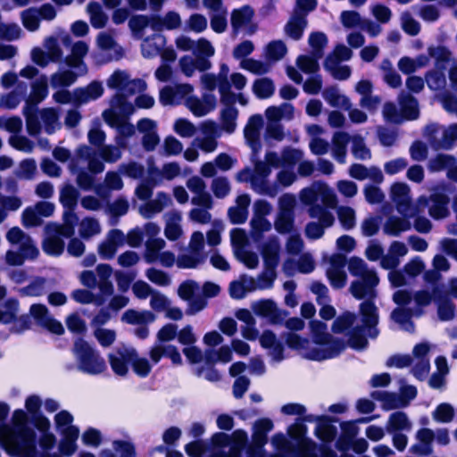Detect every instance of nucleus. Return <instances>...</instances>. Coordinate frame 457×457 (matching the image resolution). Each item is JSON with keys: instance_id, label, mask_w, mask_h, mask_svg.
Returning <instances> with one entry per match:
<instances>
[{"instance_id": "3c124183", "label": "nucleus", "mask_w": 457, "mask_h": 457, "mask_svg": "<svg viewBox=\"0 0 457 457\" xmlns=\"http://www.w3.org/2000/svg\"><path fill=\"white\" fill-rule=\"evenodd\" d=\"M38 121L47 134H53L61 128L58 112L54 108H44L39 111Z\"/></svg>"}, {"instance_id": "f8f14e48", "label": "nucleus", "mask_w": 457, "mask_h": 457, "mask_svg": "<svg viewBox=\"0 0 457 457\" xmlns=\"http://www.w3.org/2000/svg\"><path fill=\"white\" fill-rule=\"evenodd\" d=\"M390 197L397 212L404 217H415L424 212L425 208L428 205V197L424 195L420 196L418 200L413 203L411 201L410 187L403 182H397L392 185Z\"/></svg>"}, {"instance_id": "0eeeda50", "label": "nucleus", "mask_w": 457, "mask_h": 457, "mask_svg": "<svg viewBox=\"0 0 457 457\" xmlns=\"http://www.w3.org/2000/svg\"><path fill=\"white\" fill-rule=\"evenodd\" d=\"M299 198L303 205L309 207L308 213L311 218L320 219L325 226L333 225L334 215L326 208H336L337 197L327 183L314 181L310 187L300 191Z\"/></svg>"}, {"instance_id": "c9c22d12", "label": "nucleus", "mask_w": 457, "mask_h": 457, "mask_svg": "<svg viewBox=\"0 0 457 457\" xmlns=\"http://www.w3.org/2000/svg\"><path fill=\"white\" fill-rule=\"evenodd\" d=\"M280 243L277 236H271L262 244V255L265 267H278L279 262Z\"/></svg>"}, {"instance_id": "ddd939ff", "label": "nucleus", "mask_w": 457, "mask_h": 457, "mask_svg": "<svg viewBox=\"0 0 457 457\" xmlns=\"http://www.w3.org/2000/svg\"><path fill=\"white\" fill-rule=\"evenodd\" d=\"M177 335L178 327L171 323L166 324L159 330L157 334L159 343L155 344L149 353L151 361L154 364L158 363L162 356L170 358L174 364H181L182 358L178 348L171 345L162 344L174 339Z\"/></svg>"}, {"instance_id": "9b49d317", "label": "nucleus", "mask_w": 457, "mask_h": 457, "mask_svg": "<svg viewBox=\"0 0 457 457\" xmlns=\"http://www.w3.org/2000/svg\"><path fill=\"white\" fill-rule=\"evenodd\" d=\"M77 369L88 375H99L106 370L104 359L99 352L82 338L75 340L72 349Z\"/></svg>"}, {"instance_id": "2f4dec72", "label": "nucleus", "mask_w": 457, "mask_h": 457, "mask_svg": "<svg viewBox=\"0 0 457 457\" xmlns=\"http://www.w3.org/2000/svg\"><path fill=\"white\" fill-rule=\"evenodd\" d=\"M434 302L437 304V314L441 320L448 321L454 318L455 305L443 287H434Z\"/></svg>"}, {"instance_id": "ea45409f", "label": "nucleus", "mask_w": 457, "mask_h": 457, "mask_svg": "<svg viewBox=\"0 0 457 457\" xmlns=\"http://www.w3.org/2000/svg\"><path fill=\"white\" fill-rule=\"evenodd\" d=\"M412 217L389 216L383 224V232L391 237H398L401 233L408 231L411 228L409 219Z\"/></svg>"}, {"instance_id": "79ce46f5", "label": "nucleus", "mask_w": 457, "mask_h": 457, "mask_svg": "<svg viewBox=\"0 0 457 457\" xmlns=\"http://www.w3.org/2000/svg\"><path fill=\"white\" fill-rule=\"evenodd\" d=\"M181 168L180 165L176 162H170L164 163L161 169L152 166L148 169L149 177L154 180L158 179L159 183L162 179L172 180L177 177L180 176Z\"/></svg>"}, {"instance_id": "6e6d98bb", "label": "nucleus", "mask_w": 457, "mask_h": 457, "mask_svg": "<svg viewBox=\"0 0 457 457\" xmlns=\"http://www.w3.org/2000/svg\"><path fill=\"white\" fill-rule=\"evenodd\" d=\"M121 320L128 324L141 326L148 325L155 320V316L150 311L127 310L121 316Z\"/></svg>"}, {"instance_id": "cd10ccee", "label": "nucleus", "mask_w": 457, "mask_h": 457, "mask_svg": "<svg viewBox=\"0 0 457 457\" xmlns=\"http://www.w3.org/2000/svg\"><path fill=\"white\" fill-rule=\"evenodd\" d=\"M186 185L189 191L194 194L191 199L192 204L212 208V198L211 195L206 192L205 182L200 177L194 176L189 178Z\"/></svg>"}, {"instance_id": "49530a36", "label": "nucleus", "mask_w": 457, "mask_h": 457, "mask_svg": "<svg viewBox=\"0 0 457 457\" xmlns=\"http://www.w3.org/2000/svg\"><path fill=\"white\" fill-rule=\"evenodd\" d=\"M166 45V38L162 34H154L145 38L141 44V53L145 58L152 59L160 54Z\"/></svg>"}, {"instance_id": "de8ad7c7", "label": "nucleus", "mask_w": 457, "mask_h": 457, "mask_svg": "<svg viewBox=\"0 0 457 457\" xmlns=\"http://www.w3.org/2000/svg\"><path fill=\"white\" fill-rule=\"evenodd\" d=\"M252 309L256 315L266 318L271 323H277L281 319L279 310L271 300L256 302L253 303Z\"/></svg>"}, {"instance_id": "1a4fd4ad", "label": "nucleus", "mask_w": 457, "mask_h": 457, "mask_svg": "<svg viewBox=\"0 0 457 457\" xmlns=\"http://www.w3.org/2000/svg\"><path fill=\"white\" fill-rule=\"evenodd\" d=\"M48 95V79L41 75L31 83V92L25 99L22 113L25 117L29 135L36 137L41 132L40 122L37 114V105Z\"/></svg>"}, {"instance_id": "e2e57ef3", "label": "nucleus", "mask_w": 457, "mask_h": 457, "mask_svg": "<svg viewBox=\"0 0 457 457\" xmlns=\"http://www.w3.org/2000/svg\"><path fill=\"white\" fill-rule=\"evenodd\" d=\"M62 225L48 224L49 228L53 231H60L64 237H71L74 234V225L78 220V217L74 212V209H65L63 212Z\"/></svg>"}, {"instance_id": "4d7b16f0", "label": "nucleus", "mask_w": 457, "mask_h": 457, "mask_svg": "<svg viewBox=\"0 0 457 457\" xmlns=\"http://www.w3.org/2000/svg\"><path fill=\"white\" fill-rule=\"evenodd\" d=\"M235 103H222L225 107L220 112L221 128L228 134L233 133L237 128L238 111L234 106Z\"/></svg>"}, {"instance_id": "aec40b11", "label": "nucleus", "mask_w": 457, "mask_h": 457, "mask_svg": "<svg viewBox=\"0 0 457 457\" xmlns=\"http://www.w3.org/2000/svg\"><path fill=\"white\" fill-rule=\"evenodd\" d=\"M173 201L171 196L163 191L157 192L154 198L138 206V213L144 219H153L161 213L164 209L172 206Z\"/></svg>"}, {"instance_id": "052dcab7", "label": "nucleus", "mask_w": 457, "mask_h": 457, "mask_svg": "<svg viewBox=\"0 0 457 457\" xmlns=\"http://www.w3.org/2000/svg\"><path fill=\"white\" fill-rule=\"evenodd\" d=\"M428 54L435 62V66L438 70H445L446 64L450 62L452 53L443 45H431L428 47Z\"/></svg>"}, {"instance_id": "864d4df0", "label": "nucleus", "mask_w": 457, "mask_h": 457, "mask_svg": "<svg viewBox=\"0 0 457 457\" xmlns=\"http://www.w3.org/2000/svg\"><path fill=\"white\" fill-rule=\"evenodd\" d=\"M348 133L344 131L336 132L332 138V155L339 162L345 163L346 157V145L351 142Z\"/></svg>"}, {"instance_id": "4c0bfd02", "label": "nucleus", "mask_w": 457, "mask_h": 457, "mask_svg": "<svg viewBox=\"0 0 457 457\" xmlns=\"http://www.w3.org/2000/svg\"><path fill=\"white\" fill-rule=\"evenodd\" d=\"M428 200V203L431 202L428 212L432 218L440 220L449 215V197L445 194L439 192L434 193Z\"/></svg>"}, {"instance_id": "412c9836", "label": "nucleus", "mask_w": 457, "mask_h": 457, "mask_svg": "<svg viewBox=\"0 0 457 457\" xmlns=\"http://www.w3.org/2000/svg\"><path fill=\"white\" fill-rule=\"evenodd\" d=\"M263 126V119L260 114L252 115L244 129V137L246 144L252 150V155L258 156L261 149V130Z\"/></svg>"}, {"instance_id": "69168bd1", "label": "nucleus", "mask_w": 457, "mask_h": 457, "mask_svg": "<svg viewBox=\"0 0 457 457\" xmlns=\"http://www.w3.org/2000/svg\"><path fill=\"white\" fill-rule=\"evenodd\" d=\"M62 439L59 444L60 453L64 456H71L78 448L77 440L79 436V428H71L68 434L62 435Z\"/></svg>"}, {"instance_id": "774afa93", "label": "nucleus", "mask_w": 457, "mask_h": 457, "mask_svg": "<svg viewBox=\"0 0 457 457\" xmlns=\"http://www.w3.org/2000/svg\"><path fill=\"white\" fill-rule=\"evenodd\" d=\"M322 96L333 107L344 109H350L351 107L348 97L340 94L339 90L335 87L326 88L322 93Z\"/></svg>"}, {"instance_id": "6e6552de", "label": "nucleus", "mask_w": 457, "mask_h": 457, "mask_svg": "<svg viewBox=\"0 0 457 457\" xmlns=\"http://www.w3.org/2000/svg\"><path fill=\"white\" fill-rule=\"evenodd\" d=\"M251 161L253 168L246 167L237 172V181L249 183L251 188L258 195L275 197L279 193V188L269 179L271 169H269L266 162H262L258 156L251 155Z\"/></svg>"}, {"instance_id": "f257e3e1", "label": "nucleus", "mask_w": 457, "mask_h": 457, "mask_svg": "<svg viewBox=\"0 0 457 457\" xmlns=\"http://www.w3.org/2000/svg\"><path fill=\"white\" fill-rule=\"evenodd\" d=\"M348 270L351 275L358 278L350 286V292L356 299H363L360 304L361 326L353 328L356 319L352 312H345L337 317L333 323V331L345 333L348 337L351 347L361 350L366 347L368 341L364 337L365 331L371 338L377 337L378 330L376 328L378 323V310L373 300L377 297V286L379 278L373 269H370L367 263L361 258L352 257L348 261Z\"/></svg>"}, {"instance_id": "338daca9", "label": "nucleus", "mask_w": 457, "mask_h": 457, "mask_svg": "<svg viewBox=\"0 0 457 457\" xmlns=\"http://www.w3.org/2000/svg\"><path fill=\"white\" fill-rule=\"evenodd\" d=\"M154 21V15H135L129 20V26L134 36L137 38H141L145 28L150 27L153 29Z\"/></svg>"}, {"instance_id": "0e129e2a", "label": "nucleus", "mask_w": 457, "mask_h": 457, "mask_svg": "<svg viewBox=\"0 0 457 457\" xmlns=\"http://www.w3.org/2000/svg\"><path fill=\"white\" fill-rule=\"evenodd\" d=\"M145 245L143 257L146 263L151 264L158 261L160 253L166 246V242L162 238H148Z\"/></svg>"}, {"instance_id": "423d86ee", "label": "nucleus", "mask_w": 457, "mask_h": 457, "mask_svg": "<svg viewBox=\"0 0 457 457\" xmlns=\"http://www.w3.org/2000/svg\"><path fill=\"white\" fill-rule=\"evenodd\" d=\"M28 417L21 409L15 410L12 417V425L0 428V438L5 450L17 457H35L36 432L27 426Z\"/></svg>"}, {"instance_id": "a18cd8bd", "label": "nucleus", "mask_w": 457, "mask_h": 457, "mask_svg": "<svg viewBox=\"0 0 457 457\" xmlns=\"http://www.w3.org/2000/svg\"><path fill=\"white\" fill-rule=\"evenodd\" d=\"M412 428V422L403 411H395L388 417L386 424L387 433H409Z\"/></svg>"}, {"instance_id": "f704fd0d", "label": "nucleus", "mask_w": 457, "mask_h": 457, "mask_svg": "<svg viewBox=\"0 0 457 457\" xmlns=\"http://www.w3.org/2000/svg\"><path fill=\"white\" fill-rule=\"evenodd\" d=\"M163 219L165 221L164 228V235L165 237L170 240L175 241L179 238V237L183 233L181 222H182V214L179 211L171 210L167 212L163 215Z\"/></svg>"}, {"instance_id": "72a5a7b5", "label": "nucleus", "mask_w": 457, "mask_h": 457, "mask_svg": "<svg viewBox=\"0 0 457 457\" xmlns=\"http://www.w3.org/2000/svg\"><path fill=\"white\" fill-rule=\"evenodd\" d=\"M103 84L99 81H92L87 87L74 89L76 104L81 105L95 101L104 95Z\"/></svg>"}, {"instance_id": "bb28decb", "label": "nucleus", "mask_w": 457, "mask_h": 457, "mask_svg": "<svg viewBox=\"0 0 457 457\" xmlns=\"http://www.w3.org/2000/svg\"><path fill=\"white\" fill-rule=\"evenodd\" d=\"M29 312L37 323L42 328L56 335L63 333L64 329L62 323L52 317L46 305L32 304Z\"/></svg>"}, {"instance_id": "7ed1b4c3", "label": "nucleus", "mask_w": 457, "mask_h": 457, "mask_svg": "<svg viewBox=\"0 0 457 457\" xmlns=\"http://www.w3.org/2000/svg\"><path fill=\"white\" fill-rule=\"evenodd\" d=\"M109 88L118 89L110 100V107L102 113L104 120L116 129L115 143L120 147L126 148L128 138L131 137L136 130L135 127L128 122V119L135 112L133 104L128 101L125 95L139 93L146 87L145 82L141 79H130L125 71H115L107 79Z\"/></svg>"}, {"instance_id": "c85d7f7f", "label": "nucleus", "mask_w": 457, "mask_h": 457, "mask_svg": "<svg viewBox=\"0 0 457 457\" xmlns=\"http://www.w3.org/2000/svg\"><path fill=\"white\" fill-rule=\"evenodd\" d=\"M429 346L422 343L417 345L413 349L412 373L418 379H424L429 371L430 363L428 358Z\"/></svg>"}, {"instance_id": "20e7f679", "label": "nucleus", "mask_w": 457, "mask_h": 457, "mask_svg": "<svg viewBox=\"0 0 457 457\" xmlns=\"http://www.w3.org/2000/svg\"><path fill=\"white\" fill-rule=\"evenodd\" d=\"M121 149L118 145H104L98 150L88 145H81L76 151V155L71 159L69 168L72 174L76 175V182L84 190H88L94 183V174L104 170L103 161L113 163L121 156Z\"/></svg>"}, {"instance_id": "a211bd4d", "label": "nucleus", "mask_w": 457, "mask_h": 457, "mask_svg": "<svg viewBox=\"0 0 457 457\" xmlns=\"http://www.w3.org/2000/svg\"><path fill=\"white\" fill-rule=\"evenodd\" d=\"M254 11L250 5H243L231 12L230 22L235 33L245 30L247 35H253L257 30V25L253 22Z\"/></svg>"}, {"instance_id": "39448f33", "label": "nucleus", "mask_w": 457, "mask_h": 457, "mask_svg": "<svg viewBox=\"0 0 457 457\" xmlns=\"http://www.w3.org/2000/svg\"><path fill=\"white\" fill-rule=\"evenodd\" d=\"M313 342L303 338L294 332L286 335V343L296 350L303 358L312 361L332 359L344 350V343L327 332V325L319 320L311 322Z\"/></svg>"}, {"instance_id": "a878e982", "label": "nucleus", "mask_w": 457, "mask_h": 457, "mask_svg": "<svg viewBox=\"0 0 457 457\" xmlns=\"http://www.w3.org/2000/svg\"><path fill=\"white\" fill-rule=\"evenodd\" d=\"M393 299L395 303L403 305L410 304L413 300L417 306L416 310L421 312L420 308L429 305L434 301V287L431 292L423 289L417 291L413 295L408 291L398 290L394 294Z\"/></svg>"}, {"instance_id": "e433bc0d", "label": "nucleus", "mask_w": 457, "mask_h": 457, "mask_svg": "<svg viewBox=\"0 0 457 457\" xmlns=\"http://www.w3.org/2000/svg\"><path fill=\"white\" fill-rule=\"evenodd\" d=\"M261 345L269 351V355L274 361H281L284 359V346L278 340L276 335L270 330H265L259 337Z\"/></svg>"}, {"instance_id": "b1692460", "label": "nucleus", "mask_w": 457, "mask_h": 457, "mask_svg": "<svg viewBox=\"0 0 457 457\" xmlns=\"http://www.w3.org/2000/svg\"><path fill=\"white\" fill-rule=\"evenodd\" d=\"M124 233L120 229H112L98 245L97 253L103 260H111L115 256L118 248L124 245Z\"/></svg>"}, {"instance_id": "f3484780", "label": "nucleus", "mask_w": 457, "mask_h": 457, "mask_svg": "<svg viewBox=\"0 0 457 457\" xmlns=\"http://www.w3.org/2000/svg\"><path fill=\"white\" fill-rule=\"evenodd\" d=\"M45 50L35 47L31 50V60L40 67H46L49 62H58L62 58V51L58 39L50 36L45 38L43 43Z\"/></svg>"}, {"instance_id": "c756f323", "label": "nucleus", "mask_w": 457, "mask_h": 457, "mask_svg": "<svg viewBox=\"0 0 457 457\" xmlns=\"http://www.w3.org/2000/svg\"><path fill=\"white\" fill-rule=\"evenodd\" d=\"M137 128L143 134L142 145L144 149L147 152L154 151L160 143L156 122L150 119H142L138 120Z\"/></svg>"}, {"instance_id": "2eb2a0df", "label": "nucleus", "mask_w": 457, "mask_h": 457, "mask_svg": "<svg viewBox=\"0 0 457 457\" xmlns=\"http://www.w3.org/2000/svg\"><path fill=\"white\" fill-rule=\"evenodd\" d=\"M353 52L345 45H338L325 60L324 67L333 78L339 80L347 79L351 75V68L347 65H341L343 61L352 58Z\"/></svg>"}, {"instance_id": "7c9ffc66", "label": "nucleus", "mask_w": 457, "mask_h": 457, "mask_svg": "<svg viewBox=\"0 0 457 457\" xmlns=\"http://www.w3.org/2000/svg\"><path fill=\"white\" fill-rule=\"evenodd\" d=\"M216 96L212 93L204 94L202 99L196 96H188L186 99V106L197 117H202L214 110Z\"/></svg>"}, {"instance_id": "bf43d9fd", "label": "nucleus", "mask_w": 457, "mask_h": 457, "mask_svg": "<svg viewBox=\"0 0 457 457\" xmlns=\"http://www.w3.org/2000/svg\"><path fill=\"white\" fill-rule=\"evenodd\" d=\"M403 120H415L419 116L417 100L409 94L402 92L398 97Z\"/></svg>"}, {"instance_id": "37998d69", "label": "nucleus", "mask_w": 457, "mask_h": 457, "mask_svg": "<svg viewBox=\"0 0 457 457\" xmlns=\"http://www.w3.org/2000/svg\"><path fill=\"white\" fill-rule=\"evenodd\" d=\"M88 52V46L84 41L76 42L71 47V54L66 58V63L70 67L77 68L80 74L87 72V67L83 58Z\"/></svg>"}, {"instance_id": "4be33fe9", "label": "nucleus", "mask_w": 457, "mask_h": 457, "mask_svg": "<svg viewBox=\"0 0 457 457\" xmlns=\"http://www.w3.org/2000/svg\"><path fill=\"white\" fill-rule=\"evenodd\" d=\"M135 357V348L128 345H120L108 354L112 370L116 375L125 376L128 373V364Z\"/></svg>"}, {"instance_id": "603ef678", "label": "nucleus", "mask_w": 457, "mask_h": 457, "mask_svg": "<svg viewBox=\"0 0 457 457\" xmlns=\"http://www.w3.org/2000/svg\"><path fill=\"white\" fill-rule=\"evenodd\" d=\"M254 291L253 278L243 275L239 279L232 281L229 285V295L234 299H242L248 293Z\"/></svg>"}, {"instance_id": "58836bf2", "label": "nucleus", "mask_w": 457, "mask_h": 457, "mask_svg": "<svg viewBox=\"0 0 457 457\" xmlns=\"http://www.w3.org/2000/svg\"><path fill=\"white\" fill-rule=\"evenodd\" d=\"M251 203L249 195L243 194L237 197L236 205L228 209V217L234 224L244 223L248 216V207Z\"/></svg>"}, {"instance_id": "680f3d73", "label": "nucleus", "mask_w": 457, "mask_h": 457, "mask_svg": "<svg viewBox=\"0 0 457 457\" xmlns=\"http://www.w3.org/2000/svg\"><path fill=\"white\" fill-rule=\"evenodd\" d=\"M421 312L420 310H411V309H395L392 314L391 318L396 323H398L403 329L408 332L414 331V325L411 321V318L413 315L420 316Z\"/></svg>"}, {"instance_id": "4468645a", "label": "nucleus", "mask_w": 457, "mask_h": 457, "mask_svg": "<svg viewBox=\"0 0 457 457\" xmlns=\"http://www.w3.org/2000/svg\"><path fill=\"white\" fill-rule=\"evenodd\" d=\"M228 66L223 63L220 65L218 75L205 73L201 77V83L205 89L212 92L218 87L221 103H233L237 99L236 94L230 89V83L228 79Z\"/></svg>"}, {"instance_id": "a19ab883", "label": "nucleus", "mask_w": 457, "mask_h": 457, "mask_svg": "<svg viewBox=\"0 0 457 457\" xmlns=\"http://www.w3.org/2000/svg\"><path fill=\"white\" fill-rule=\"evenodd\" d=\"M371 396L381 403V408L385 411L403 408L408 405V402L395 393L374 391Z\"/></svg>"}, {"instance_id": "6ab92c4d", "label": "nucleus", "mask_w": 457, "mask_h": 457, "mask_svg": "<svg viewBox=\"0 0 457 457\" xmlns=\"http://www.w3.org/2000/svg\"><path fill=\"white\" fill-rule=\"evenodd\" d=\"M328 267L326 274L331 287L336 289L344 287L347 280V275L345 270V256L341 253H334L328 258Z\"/></svg>"}, {"instance_id": "c03bdc74", "label": "nucleus", "mask_w": 457, "mask_h": 457, "mask_svg": "<svg viewBox=\"0 0 457 457\" xmlns=\"http://www.w3.org/2000/svg\"><path fill=\"white\" fill-rule=\"evenodd\" d=\"M46 237L43 242V250L49 255H60L64 249L62 235L60 231H52L49 225L46 227Z\"/></svg>"}, {"instance_id": "473e14b6", "label": "nucleus", "mask_w": 457, "mask_h": 457, "mask_svg": "<svg viewBox=\"0 0 457 457\" xmlns=\"http://www.w3.org/2000/svg\"><path fill=\"white\" fill-rule=\"evenodd\" d=\"M408 253L406 245L400 241H394L380 262L382 268L386 270H393L400 264V259Z\"/></svg>"}, {"instance_id": "13d9d810", "label": "nucleus", "mask_w": 457, "mask_h": 457, "mask_svg": "<svg viewBox=\"0 0 457 457\" xmlns=\"http://www.w3.org/2000/svg\"><path fill=\"white\" fill-rule=\"evenodd\" d=\"M295 108L291 104L284 103L279 106H270L265 111L268 120H291L294 118Z\"/></svg>"}, {"instance_id": "5701e85b", "label": "nucleus", "mask_w": 457, "mask_h": 457, "mask_svg": "<svg viewBox=\"0 0 457 457\" xmlns=\"http://www.w3.org/2000/svg\"><path fill=\"white\" fill-rule=\"evenodd\" d=\"M54 212V204L50 202H38L33 207H27L22 212V223L25 227L41 225V217H50Z\"/></svg>"}, {"instance_id": "9d476101", "label": "nucleus", "mask_w": 457, "mask_h": 457, "mask_svg": "<svg viewBox=\"0 0 457 457\" xmlns=\"http://www.w3.org/2000/svg\"><path fill=\"white\" fill-rule=\"evenodd\" d=\"M6 239L11 245L19 246V251L8 250L6 252L5 262L8 265L21 266L25 259H35L38 255V249L31 237L18 227L8 230Z\"/></svg>"}, {"instance_id": "dca6fc26", "label": "nucleus", "mask_w": 457, "mask_h": 457, "mask_svg": "<svg viewBox=\"0 0 457 457\" xmlns=\"http://www.w3.org/2000/svg\"><path fill=\"white\" fill-rule=\"evenodd\" d=\"M273 427L272 420L268 418L255 421L253 442L246 449V457H265L264 445L268 442L267 434L273 429Z\"/></svg>"}, {"instance_id": "5fc2aeb1", "label": "nucleus", "mask_w": 457, "mask_h": 457, "mask_svg": "<svg viewBox=\"0 0 457 457\" xmlns=\"http://www.w3.org/2000/svg\"><path fill=\"white\" fill-rule=\"evenodd\" d=\"M306 26L307 20L304 15L295 11L285 27V31L288 37L295 40H298L302 37Z\"/></svg>"}, {"instance_id": "8fccbe9b", "label": "nucleus", "mask_w": 457, "mask_h": 457, "mask_svg": "<svg viewBox=\"0 0 457 457\" xmlns=\"http://www.w3.org/2000/svg\"><path fill=\"white\" fill-rule=\"evenodd\" d=\"M424 137L427 138L428 144L435 150L449 149V142L445 140L443 126L438 124H430L426 127Z\"/></svg>"}, {"instance_id": "09e8293b", "label": "nucleus", "mask_w": 457, "mask_h": 457, "mask_svg": "<svg viewBox=\"0 0 457 457\" xmlns=\"http://www.w3.org/2000/svg\"><path fill=\"white\" fill-rule=\"evenodd\" d=\"M154 18L155 21L153 24V30L157 32H161L164 29H178L182 24L180 15L174 11H170L163 16L154 15Z\"/></svg>"}, {"instance_id": "f03ea898", "label": "nucleus", "mask_w": 457, "mask_h": 457, "mask_svg": "<svg viewBox=\"0 0 457 457\" xmlns=\"http://www.w3.org/2000/svg\"><path fill=\"white\" fill-rule=\"evenodd\" d=\"M337 428L320 418L309 415L298 418L287 433L273 435L270 444L276 453L270 457H337L327 444L337 436Z\"/></svg>"}, {"instance_id": "393cba45", "label": "nucleus", "mask_w": 457, "mask_h": 457, "mask_svg": "<svg viewBox=\"0 0 457 457\" xmlns=\"http://www.w3.org/2000/svg\"><path fill=\"white\" fill-rule=\"evenodd\" d=\"M194 88L189 84H178L174 87L167 86L160 91V102L163 105H176L182 101L186 102Z\"/></svg>"}]
</instances>
